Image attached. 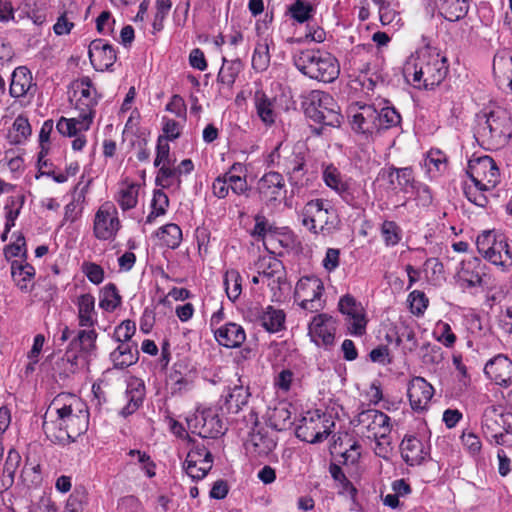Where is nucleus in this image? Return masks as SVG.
Instances as JSON below:
<instances>
[{
  "mask_svg": "<svg viewBox=\"0 0 512 512\" xmlns=\"http://www.w3.org/2000/svg\"><path fill=\"white\" fill-rule=\"evenodd\" d=\"M424 166L429 172H442L447 166V157L439 149H431L424 160Z\"/></svg>",
  "mask_w": 512,
  "mask_h": 512,
  "instance_id": "09e8293b",
  "label": "nucleus"
},
{
  "mask_svg": "<svg viewBox=\"0 0 512 512\" xmlns=\"http://www.w3.org/2000/svg\"><path fill=\"white\" fill-rule=\"evenodd\" d=\"M468 9L467 0H450L442 7L444 17L452 22L465 17Z\"/></svg>",
  "mask_w": 512,
  "mask_h": 512,
  "instance_id": "49530a36",
  "label": "nucleus"
},
{
  "mask_svg": "<svg viewBox=\"0 0 512 512\" xmlns=\"http://www.w3.org/2000/svg\"><path fill=\"white\" fill-rule=\"evenodd\" d=\"M203 456L199 452L188 451L184 462V470L193 480H201L205 476H201L200 466H202Z\"/></svg>",
  "mask_w": 512,
  "mask_h": 512,
  "instance_id": "8fccbe9b",
  "label": "nucleus"
},
{
  "mask_svg": "<svg viewBox=\"0 0 512 512\" xmlns=\"http://www.w3.org/2000/svg\"><path fill=\"white\" fill-rule=\"evenodd\" d=\"M187 425L191 433L203 439H217L226 431L223 421L212 408L197 410L187 418Z\"/></svg>",
  "mask_w": 512,
  "mask_h": 512,
  "instance_id": "9b49d317",
  "label": "nucleus"
},
{
  "mask_svg": "<svg viewBox=\"0 0 512 512\" xmlns=\"http://www.w3.org/2000/svg\"><path fill=\"white\" fill-rule=\"evenodd\" d=\"M400 449L403 460L410 466L421 464L427 456L423 443L414 436L405 437Z\"/></svg>",
  "mask_w": 512,
  "mask_h": 512,
  "instance_id": "c85d7f7f",
  "label": "nucleus"
},
{
  "mask_svg": "<svg viewBox=\"0 0 512 512\" xmlns=\"http://www.w3.org/2000/svg\"><path fill=\"white\" fill-rule=\"evenodd\" d=\"M291 17L299 23H304L312 17L313 7L310 3L296 0L289 8Z\"/></svg>",
  "mask_w": 512,
  "mask_h": 512,
  "instance_id": "5fc2aeb1",
  "label": "nucleus"
},
{
  "mask_svg": "<svg viewBox=\"0 0 512 512\" xmlns=\"http://www.w3.org/2000/svg\"><path fill=\"white\" fill-rule=\"evenodd\" d=\"M249 396L248 389L242 386H235L223 397L221 409H225L227 413H238L242 406L247 404Z\"/></svg>",
  "mask_w": 512,
  "mask_h": 512,
  "instance_id": "c9c22d12",
  "label": "nucleus"
},
{
  "mask_svg": "<svg viewBox=\"0 0 512 512\" xmlns=\"http://www.w3.org/2000/svg\"><path fill=\"white\" fill-rule=\"evenodd\" d=\"M338 309L345 316L350 333L362 336L366 331V319L362 304L352 295L346 294L339 299Z\"/></svg>",
  "mask_w": 512,
  "mask_h": 512,
  "instance_id": "dca6fc26",
  "label": "nucleus"
},
{
  "mask_svg": "<svg viewBox=\"0 0 512 512\" xmlns=\"http://www.w3.org/2000/svg\"><path fill=\"white\" fill-rule=\"evenodd\" d=\"M53 370L57 373L60 379H67L79 370V354L78 352L68 346L66 352L56 360Z\"/></svg>",
  "mask_w": 512,
  "mask_h": 512,
  "instance_id": "7c9ffc66",
  "label": "nucleus"
},
{
  "mask_svg": "<svg viewBox=\"0 0 512 512\" xmlns=\"http://www.w3.org/2000/svg\"><path fill=\"white\" fill-rule=\"evenodd\" d=\"M465 450L473 457L480 456L482 450V442L478 435L473 432L464 431L460 437Z\"/></svg>",
  "mask_w": 512,
  "mask_h": 512,
  "instance_id": "13d9d810",
  "label": "nucleus"
},
{
  "mask_svg": "<svg viewBox=\"0 0 512 512\" xmlns=\"http://www.w3.org/2000/svg\"><path fill=\"white\" fill-rule=\"evenodd\" d=\"M381 235L387 246H395L401 240V229L396 222L385 220L381 225Z\"/></svg>",
  "mask_w": 512,
  "mask_h": 512,
  "instance_id": "603ef678",
  "label": "nucleus"
},
{
  "mask_svg": "<svg viewBox=\"0 0 512 512\" xmlns=\"http://www.w3.org/2000/svg\"><path fill=\"white\" fill-rule=\"evenodd\" d=\"M157 237L161 239L168 248L176 249L182 241V231L177 224L169 223L158 230Z\"/></svg>",
  "mask_w": 512,
  "mask_h": 512,
  "instance_id": "a19ab883",
  "label": "nucleus"
},
{
  "mask_svg": "<svg viewBox=\"0 0 512 512\" xmlns=\"http://www.w3.org/2000/svg\"><path fill=\"white\" fill-rule=\"evenodd\" d=\"M447 73L446 58L428 49L410 55L403 66L406 81L417 89H433L441 84Z\"/></svg>",
  "mask_w": 512,
  "mask_h": 512,
  "instance_id": "f03ea898",
  "label": "nucleus"
},
{
  "mask_svg": "<svg viewBox=\"0 0 512 512\" xmlns=\"http://www.w3.org/2000/svg\"><path fill=\"white\" fill-rule=\"evenodd\" d=\"M118 204L123 210H129L137 204V189L134 185L122 189L117 199Z\"/></svg>",
  "mask_w": 512,
  "mask_h": 512,
  "instance_id": "680f3d73",
  "label": "nucleus"
},
{
  "mask_svg": "<svg viewBox=\"0 0 512 512\" xmlns=\"http://www.w3.org/2000/svg\"><path fill=\"white\" fill-rule=\"evenodd\" d=\"M145 397V385L142 381L135 379L132 380L126 389L125 399L127 403L120 410V415L127 417L136 412L142 405Z\"/></svg>",
  "mask_w": 512,
  "mask_h": 512,
  "instance_id": "cd10ccee",
  "label": "nucleus"
},
{
  "mask_svg": "<svg viewBox=\"0 0 512 512\" xmlns=\"http://www.w3.org/2000/svg\"><path fill=\"white\" fill-rule=\"evenodd\" d=\"M173 164L170 159V146L163 136H159L156 146V158L154 166L159 167L161 164Z\"/></svg>",
  "mask_w": 512,
  "mask_h": 512,
  "instance_id": "0e129e2a",
  "label": "nucleus"
},
{
  "mask_svg": "<svg viewBox=\"0 0 512 512\" xmlns=\"http://www.w3.org/2000/svg\"><path fill=\"white\" fill-rule=\"evenodd\" d=\"M83 272L93 284H100L104 279V270L98 264L92 262L84 263Z\"/></svg>",
  "mask_w": 512,
  "mask_h": 512,
  "instance_id": "774afa93",
  "label": "nucleus"
},
{
  "mask_svg": "<svg viewBox=\"0 0 512 512\" xmlns=\"http://www.w3.org/2000/svg\"><path fill=\"white\" fill-rule=\"evenodd\" d=\"M31 135V126L26 117L19 115L14 120L11 129L7 134V139L11 144L17 145L24 143Z\"/></svg>",
  "mask_w": 512,
  "mask_h": 512,
  "instance_id": "58836bf2",
  "label": "nucleus"
},
{
  "mask_svg": "<svg viewBox=\"0 0 512 512\" xmlns=\"http://www.w3.org/2000/svg\"><path fill=\"white\" fill-rule=\"evenodd\" d=\"M239 67V62L227 63L224 60V63L218 73V80L228 87L232 86L238 74Z\"/></svg>",
  "mask_w": 512,
  "mask_h": 512,
  "instance_id": "052dcab7",
  "label": "nucleus"
},
{
  "mask_svg": "<svg viewBox=\"0 0 512 512\" xmlns=\"http://www.w3.org/2000/svg\"><path fill=\"white\" fill-rule=\"evenodd\" d=\"M89 425L86 404L72 394H60L53 399L44 415L42 428L53 444L66 445L85 433Z\"/></svg>",
  "mask_w": 512,
  "mask_h": 512,
  "instance_id": "f257e3e1",
  "label": "nucleus"
},
{
  "mask_svg": "<svg viewBox=\"0 0 512 512\" xmlns=\"http://www.w3.org/2000/svg\"><path fill=\"white\" fill-rule=\"evenodd\" d=\"M172 164L164 163L161 164L155 179L156 185L162 188H168L173 185L174 181L180 183L178 177V170L175 167H171Z\"/></svg>",
  "mask_w": 512,
  "mask_h": 512,
  "instance_id": "de8ad7c7",
  "label": "nucleus"
},
{
  "mask_svg": "<svg viewBox=\"0 0 512 512\" xmlns=\"http://www.w3.org/2000/svg\"><path fill=\"white\" fill-rule=\"evenodd\" d=\"M434 389L423 377H414L407 387V396L414 411H423L433 397Z\"/></svg>",
  "mask_w": 512,
  "mask_h": 512,
  "instance_id": "aec40b11",
  "label": "nucleus"
},
{
  "mask_svg": "<svg viewBox=\"0 0 512 512\" xmlns=\"http://www.w3.org/2000/svg\"><path fill=\"white\" fill-rule=\"evenodd\" d=\"M411 192L415 193V200L419 206L428 207L432 204V192L427 185L417 183Z\"/></svg>",
  "mask_w": 512,
  "mask_h": 512,
  "instance_id": "69168bd1",
  "label": "nucleus"
},
{
  "mask_svg": "<svg viewBox=\"0 0 512 512\" xmlns=\"http://www.w3.org/2000/svg\"><path fill=\"white\" fill-rule=\"evenodd\" d=\"M336 321L327 314H318L313 317L308 326V334L317 346H331L334 343Z\"/></svg>",
  "mask_w": 512,
  "mask_h": 512,
  "instance_id": "f3484780",
  "label": "nucleus"
},
{
  "mask_svg": "<svg viewBox=\"0 0 512 512\" xmlns=\"http://www.w3.org/2000/svg\"><path fill=\"white\" fill-rule=\"evenodd\" d=\"M476 246L479 254L502 272L512 268V252L503 234L484 230L477 236Z\"/></svg>",
  "mask_w": 512,
  "mask_h": 512,
  "instance_id": "39448f33",
  "label": "nucleus"
},
{
  "mask_svg": "<svg viewBox=\"0 0 512 512\" xmlns=\"http://www.w3.org/2000/svg\"><path fill=\"white\" fill-rule=\"evenodd\" d=\"M393 177L397 179L398 189L404 193L411 192L417 184L411 167L396 168L391 166L382 168L378 173V179L387 182H392Z\"/></svg>",
  "mask_w": 512,
  "mask_h": 512,
  "instance_id": "393cba45",
  "label": "nucleus"
},
{
  "mask_svg": "<svg viewBox=\"0 0 512 512\" xmlns=\"http://www.w3.org/2000/svg\"><path fill=\"white\" fill-rule=\"evenodd\" d=\"M301 221L314 234L330 235L337 230L339 218L336 211L323 199H314L305 204Z\"/></svg>",
  "mask_w": 512,
  "mask_h": 512,
  "instance_id": "0eeeda50",
  "label": "nucleus"
},
{
  "mask_svg": "<svg viewBox=\"0 0 512 512\" xmlns=\"http://www.w3.org/2000/svg\"><path fill=\"white\" fill-rule=\"evenodd\" d=\"M91 123L92 120L84 119V115L81 114L77 118L61 117L56 124V129L63 136L74 137L82 131H87Z\"/></svg>",
  "mask_w": 512,
  "mask_h": 512,
  "instance_id": "f704fd0d",
  "label": "nucleus"
},
{
  "mask_svg": "<svg viewBox=\"0 0 512 512\" xmlns=\"http://www.w3.org/2000/svg\"><path fill=\"white\" fill-rule=\"evenodd\" d=\"M128 455L130 457H137V462L142 464V469L149 478L155 476V463L151 460V457L146 452L131 449L128 452Z\"/></svg>",
  "mask_w": 512,
  "mask_h": 512,
  "instance_id": "e2e57ef3",
  "label": "nucleus"
},
{
  "mask_svg": "<svg viewBox=\"0 0 512 512\" xmlns=\"http://www.w3.org/2000/svg\"><path fill=\"white\" fill-rule=\"evenodd\" d=\"M302 105L305 115L316 123L327 126L341 123L339 106L329 93L312 90L304 97Z\"/></svg>",
  "mask_w": 512,
  "mask_h": 512,
  "instance_id": "6e6552de",
  "label": "nucleus"
},
{
  "mask_svg": "<svg viewBox=\"0 0 512 512\" xmlns=\"http://www.w3.org/2000/svg\"><path fill=\"white\" fill-rule=\"evenodd\" d=\"M378 10L380 21L383 25H401V17L399 15V12L397 11L395 5L392 4L390 1L385 4H381Z\"/></svg>",
  "mask_w": 512,
  "mask_h": 512,
  "instance_id": "864d4df0",
  "label": "nucleus"
},
{
  "mask_svg": "<svg viewBox=\"0 0 512 512\" xmlns=\"http://www.w3.org/2000/svg\"><path fill=\"white\" fill-rule=\"evenodd\" d=\"M258 320L267 332L278 333L285 329L286 314L282 309L267 306Z\"/></svg>",
  "mask_w": 512,
  "mask_h": 512,
  "instance_id": "473e14b6",
  "label": "nucleus"
},
{
  "mask_svg": "<svg viewBox=\"0 0 512 512\" xmlns=\"http://www.w3.org/2000/svg\"><path fill=\"white\" fill-rule=\"evenodd\" d=\"M408 302L411 312L416 316L422 315L428 306V298L424 292L419 290H414L409 294Z\"/></svg>",
  "mask_w": 512,
  "mask_h": 512,
  "instance_id": "bf43d9fd",
  "label": "nucleus"
},
{
  "mask_svg": "<svg viewBox=\"0 0 512 512\" xmlns=\"http://www.w3.org/2000/svg\"><path fill=\"white\" fill-rule=\"evenodd\" d=\"M322 180L327 187L337 193L347 205L354 209L361 208L367 202L368 196L364 187L351 178H346L332 164L323 167Z\"/></svg>",
  "mask_w": 512,
  "mask_h": 512,
  "instance_id": "423d86ee",
  "label": "nucleus"
},
{
  "mask_svg": "<svg viewBox=\"0 0 512 512\" xmlns=\"http://www.w3.org/2000/svg\"><path fill=\"white\" fill-rule=\"evenodd\" d=\"M88 56L92 66L99 71L108 70L116 62V51L111 44L103 39L91 41Z\"/></svg>",
  "mask_w": 512,
  "mask_h": 512,
  "instance_id": "a211bd4d",
  "label": "nucleus"
},
{
  "mask_svg": "<svg viewBox=\"0 0 512 512\" xmlns=\"http://www.w3.org/2000/svg\"><path fill=\"white\" fill-rule=\"evenodd\" d=\"M121 304V296L115 284L108 283L101 291L99 306L105 311H114Z\"/></svg>",
  "mask_w": 512,
  "mask_h": 512,
  "instance_id": "79ce46f5",
  "label": "nucleus"
},
{
  "mask_svg": "<svg viewBox=\"0 0 512 512\" xmlns=\"http://www.w3.org/2000/svg\"><path fill=\"white\" fill-rule=\"evenodd\" d=\"M467 174L473 184L482 191L492 190L500 182L499 168L488 155H473L468 162Z\"/></svg>",
  "mask_w": 512,
  "mask_h": 512,
  "instance_id": "9d476101",
  "label": "nucleus"
},
{
  "mask_svg": "<svg viewBox=\"0 0 512 512\" xmlns=\"http://www.w3.org/2000/svg\"><path fill=\"white\" fill-rule=\"evenodd\" d=\"M484 121L479 122L478 134L487 140L499 141L506 137L505 125L508 123L506 117H500L494 112L484 114Z\"/></svg>",
  "mask_w": 512,
  "mask_h": 512,
  "instance_id": "b1692460",
  "label": "nucleus"
},
{
  "mask_svg": "<svg viewBox=\"0 0 512 512\" xmlns=\"http://www.w3.org/2000/svg\"><path fill=\"white\" fill-rule=\"evenodd\" d=\"M189 451L199 452L203 456L202 466H200L201 476H206L213 466V456L207 445L200 443L198 440L186 434Z\"/></svg>",
  "mask_w": 512,
  "mask_h": 512,
  "instance_id": "37998d69",
  "label": "nucleus"
},
{
  "mask_svg": "<svg viewBox=\"0 0 512 512\" xmlns=\"http://www.w3.org/2000/svg\"><path fill=\"white\" fill-rule=\"evenodd\" d=\"M136 326L131 320H124L116 326L113 339L119 343H130L132 336L135 334Z\"/></svg>",
  "mask_w": 512,
  "mask_h": 512,
  "instance_id": "4d7b16f0",
  "label": "nucleus"
},
{
  "mask_svg": "<svg viewBox=\"0 0 512 512\" xmlns=\"http://www.w3.org/2000/svg\"><path fill=\"white\" fill-rule=\"evenodd\" d=\"M11 275L15 284L21 290H26L29 282H31L35 275V269L28 263L22 264L18 261H14L11 264Z\"/></svg>",
  "mask_w": 512,
  "mask_h": 512,
  "instance_id": "ea45409f",
  "label": "nucleus"
},
{
  "mask_svg": "<svg viewBox=\"0 0 512 512\" xmlns=\"http://www.w3.org/2000/svg\"><path fill=\"white\" fill-rule=\"evenodd\" d=\"M83 191L74 195L73 200L65 206L64 220L68 222H75L82 213V203L84 201Z\"/></svg>",
  "mask_w": 512,
  "mask_h": 512,
  "instance_id": "6e6d98bb",
  "label": "nucleus"
},
{
  "mask_svg": "<svg viewBox=\"0 0 512 512\" xmlns=\"http://www.w3.org/2000/svg\"><path fill=\"white\" fill-rule=\"evenodd\" d=\"M138 350L132 343H120L118 347L111 352L110 359L117 369H123L136 363Z\"/></svg>",
  "mask_w": 512,
  "mask_h": 512,
  "instance_id": "2f4dec72",
  "label": "nucleus"
},
{
  "mask_svg": "<svg viewBox=\"0 0 512 512\" xmlns=\"http://www.w3.org/2000/svg\"><path fill=\"white\" fill-rule=\"evenodd\" d=\"M34 87L32 83V74L27 67H17L12 73L10 84V95L14 98H20L29 93Z\"/></svg>",
  "mask_w": 512,
  "mask_h": 512,
  "instance_id": "c756f323",
  "label": "nucleus"
},
{
  "mask_svg": "<svg viewBox=\"0 0 512 512\" xmlns=\"http://www.w3.org/2000/svg\"><path fill=\"white\" fill-rule=\"evenodd\" d=\"M294 65L310 79L331 83L340 73L337 58L331 53L320 49H305L293 57Z\"/></svg>",
  "mask_w": 512,
  "mask_h": 512,
  "instance_id": "20e7f679",
  "label": "nucleus"
},
{
  "mask_svg": "<svg viewBox=\"0 0 512 512\" xmlns=\"http://www.w3.org/2000/svg\"><path fill=\"white\" fill-rule=\"evenodd\" d=\"M439 336L437 340L446 347H452L456 342V335L452 332L451 326L443 321H439L436 325Z\"/></svg>",
  "mask_w": 512,
  "mask_h": 512,
  "instance_id": "338daca9",
  "label": "nucleus"
},
{
  "mask_svg": "<svg viewBox=\"0 0 512 512\" xmlns=\"http://www.w3.org/2000/svg\"><path fill=\"white\" fill-rule=\"evenodd\" d=\"M356 421L362 434L370 439L384 438L391 432L390 417L377 409L363 410Z\"/></svg>",
  "mask_w": 512,
  "mask_h": 512,
  "instance_id": "ddd939ff",
  "label": "nucleus"
},
{
  "mask_svg": "<svg viewBox=\"0 0 512 512\" xmlns=\"http://www.w3.org/2000/svg\"><path fill=\"white\" fill-rule=\"evenodd\" d=\"M77 306L78 325L81 328H92L98 323L95 310V297L90 293L81 294L75 302Z\"/></svg>",
  "mask_w": 512,
  "mask_h": 512,
  "instance_id": "a878e982",
  "label": "nucleus"
},
{
  "mask_svg": "<svg viewBox=\"0 0 512 512\" xmlns=\"http://www.w3.org/2000/svg\"><path fill=\"white\" fill-rule=\"evenodd\" d=\"M258 117L266 126L274 124L277 118L274 99L265 93L260 98L258 97Z\"/></svg>",
  "mask_w": 512,
  "mask_h": 512,
  "instance_id": "c03bdc74",
  "label": "nucleus"
},
{
  "mask_svg": "<svg viewBox=\"0 0 512 512\" xmlns=\"http://www.w3.org/2000/svg\"><path fill=\"white\" fill-rule=\"evenodd\" d=\"M503 415L495 408H487L482 416L481 428L486 439H490L492 433L504 430Z\"/></svg>",
  "mask_w": 512,
  "mask_h": 512,
  "instance_id": "4c0bfd02",
  "label": "nucleus"
},
{
  "mask_svg": "<svg viewBox=\"0 0 512 512\" xmlns=\"http://www.w3.org/2000/svg\"><path fill=\"white\" fill-rule=\"evenodd\" d=\"M224 285L228 298L235 301L241 294V277L235 270L225 273Z\"/></svg>",
  "mask_w": 512,
  "mask_h": 512,
  "instance_id": "3c124183",
  "label": "nucleus"
},
{
  "mask_svg": "<svg viewBox=\"0 0 512 512\" xmlns=\"http://www.w3.org/2000/svg\"><path fill=\"white\" fill-rule=\"evenodd\" d=\"M484 373L496 384L507 386L512 382V361L507 356L498 354L486 363Z\"/></svg>",
  "mask_w": 512,
  "mask_h": 512,
  "instance_id": "4be33fe9",
  "label": "nucleus"
},
{
  "mask_svg": "<svg viewBox=\"0 0 512 512\" xmlns=\"http://www.w3.org/2000/svg\"><path fill=\"white\" fill-rule=\"evenodd\" d=\"M74 87L80 91L76 108L80 111L81 115H84V119L92 120L95 106L98 103L97 92L93 87L92 80L88 76L82 77L74 83Z\"/></svg>",
  "mask_w": 512,
  "mask_h": 512,
  "instance_id": "6ab92c4d",
  "label": "nucleus"
},
{
  "mask_svg": "<svg viewBox=\"0 0 512 512\" xmlns=\"http://www.w3.org/2000/svg\"><path fill=\"white\" fill-rule=\"evenodd\" d=\"M121 227L116 207L105 202L97 210L94 218L93 232L99 240L114 239Z\"/></svg>",
  "mask_w": 512,
  "mask_h": 512,
  "instance_id": "2eb2a0df",
  "label": "nucleus"
},
{
  "mask_svg": "<svg viewBox=\"0 0 512 512\" xmlns=\"http://www.w3.org/2000/svg\"><path fill=\"white\" fill-rule=\"evenodd\" d=\"M214 336L220 345L227 348L239 347L246 339L244 329L232 322L215 329Z\"/></svg>",
  "mask_w": 512,
  "mask_h": 512,
  "instance_id": "bb28decb",
  "label": "nucleus"
},
{
  "mask_svg": "<svg viewBox=\"0 0 512 512\" xmlns=\"http://www.w3.org/2000/svg\"><path fill=\"white\" fill-rule=\"evenodd\" d=\"M98 338V333L92 328H83L79 330L74 337V339L70 342L69 346L75 349V347L79 348V351L91 356L95 355L97 350L96 341Z\"/></svg>",
  "mask_w": 512,
  "mask_h": 512,
  "instance_id": "72a5a7b5",
  "label": "nucleus"
},
{
  "mask_svg": "<svg viewBox=\"0 0 512 512\" xmlns=\"http://www.w3.org/2000/svg\"><path fill=\"white\" fill-rule=\"evenodd\" d=\"M270 255L268 257L258 258V275L261 276L262 283L267 281V285L271 287V290H281L282 284V264L280 260Z\"/></svg>",
  "mask_w": 512,
  "mask_h": 512,
  "instance_id": "5701e85b",
  "label": "nucleus"
},
{
  "mask_svg": "<svg viewBox=\"0 0 512 512\" xmlns=\"http://www.w3.org/2000/svg\"><path fill=\"white\" fill-rule=\"evenodd\" d=\"M283 187L282 175L278 172L266 173L258 181V192L265 197L276 199Z\"/></svg>",
  "mask_w": 512,
  "mask_h": 512,
  "instance_id": "e433bc0d",
  "label": "nucleus"
},
{
  "mask_svg": "<svg viewBox=\"0 0 512 512\" xmlns=\"http://www.w3.org/2000/svg\"><path fill=\"white\" fill-rule=\"evenodd\" d=\"M487 266L478 257H469L460 262L456 278L463 288L482 287L489 278Z\"/></svg>",
  "mask_w": 512,
  "mask_h": 512,
  "instance_id": "4468645a",
  "label": "nucleus"
},
{
  "mask_svg": "<svg viewBox=\"0 0 512 512\" xmlns=\"http://www.w3.org/2000/svg\"><path fill=\"white\" fill-rule=\"evenodd\" d=\"M283 233L280 228L267 219L258 216V241L261 239L264 249L270 255L280 254L283 248Z\"/></svg>",
  "mask_w": 512,
  "mask_h": 512,
  "instance_id": "412c9836",
  "label": "nucleus"
},
{
  "mask_svg": "<svg viewBox=\"0 0 512 512\" xmlns=\"http://www.w3.org/2000/svg\"><path fill=\"white\" fill-rule=\"evenodd\" d=\"M323 292L324 284L320 278L305 276L296 284L295 298L300 301L299 305L302 309L316 312L324 307Z\"/></svg>",
  "mask_w": 512,
  "mask_h": 512,
  "instance_id": "f8f14e48",
  "label": "nucleus"
},
{
  "mask_svg": "<svg viewBox=\"0 0 512 512\" xmlns=\"http://www.w3.org/2000/svg\"><path fill=\"white\" fill-rule=\"evenodd\" d=\"M378 106L366 103H355L349 108L351 127L357 132L366 136H373L383 130L396 127L401 122V116L394 107Z\"/></svg>",
  "mask_w": 512,
  "mask_h": 512,
  "instance_id": "7ed1b4c3",
  "label": "nucleus"
},
{
  "mask_svg": "<svg viewBox=\"0 0 512 512\" xmlns=\"http://www.w3.org/2000/svg\"><path fill=\"white\" fill-rule=\"evenodd\" d=\"M21 463V456L15 449H10L3 467V485L11 486L14 482L15 473Z\"/></svg>",
  "mask_w": 512,
  "mask_h": 512,
  "instance_id": "a18cd8bd",
  "label": "nucleus"
},
{
  "mask_svg": "<svg viewBox=\"0 0 512 512\" xmlns=\"http://www.w3.org/2000/svg\"><path fill=\"white\" fill-rule=\"evenodd\" d=\"M334 422L331 417L319 410L308 411L296 428V436L311 444L322 442L332 432Z\"/></svg>",
  "mask_w": 512,
  "mask_h": 512,
  "instance_id": "1a4fd4ad",
  "label": "nucleus"
}]
</instances>
